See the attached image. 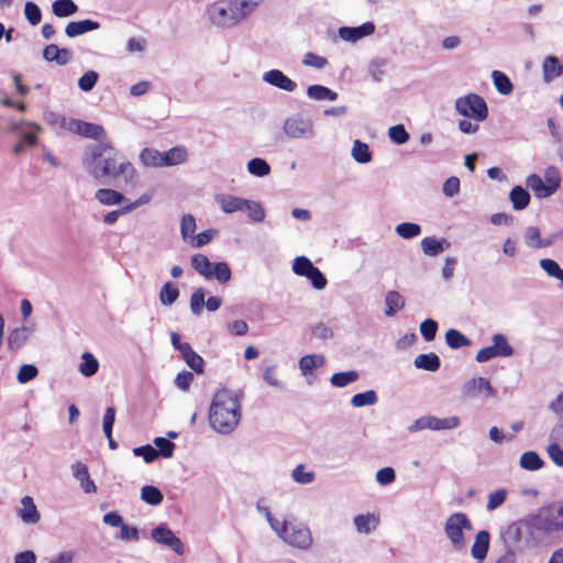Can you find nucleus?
I'll use <instances>...</instances> for the list:
<instances>
[{
  "instance_id": "nucleus-6",
  "label": "nucleus",
  "mask_w": 563,
  "mask_h": 563,
  "mask_svg": "<svg viewBox=\"0 0 563 563\" xmlns=\"http://www.w3.org/2000/svg\"><path fill=\"white\" fill-rule=\"evenodd\" d=\"M455 110L463 117L482 122L488 117V107L483 97L468 93L455 100Z\"/></svg>"
},
{
  "instance_id": "nucleus-48",
  "label": "nucleus",
  "mask_w": 563,
  "mask_h": 563,
  "mask_svg": "<svg viewBox=\"0 0 563 563\" xmlns=\"http://www.w3.org/2000/svg\"><path fill=\"white\" fill-rule=\"evenodd\" d=\"M324 363V357L322 355L311 354L305 355L299 360V368L302 374H308L312 369L322 366Z\"/></svg>"
},
{
  "instance_id": "nucleus-53",
  "label": "nucleus",
  "mask_w": 563,
  "mask_h": 563,
  "mask_svg": "<svg viewBox=\"0 0 563 563\" xmlns=\"http://www.w3.org/2000/svg\"><path fill=\"white\" fill-rule=\"evenodd\" d=\"M179 297L178 288L172 283H166L159 291V301L164 306L173 305Z\"/></svg>"
},
{
  "instance_id": "nucleus-39",
  "label": "nucleus",
  "mask_w": 563,
  "mask_h": 563,
  "mask_svg": "<svg viewBox=\"0 0 563 563\" xmlns=\"http://www.w3.org/2000/svg\"><path fill=\"white\" fill-rule=\"evenodd\" d=\"M492 78L496 90L504 95H510L514 90V85L506 74L499 70H493Z\"/></svg>"
},
{
  "instance_id": "nucleus-49",
  "label": "nucleus",
  "mask_w": 563,
  "mask_h": 563,
  "mask_svg": "<svg viewBox=\"0 0 563 563\" xmlns=\"http://www.w3.org/2000/svg\"><path fill=\"white\" fill-rule=\"evenodd\" d=\"M395 232L402 239H413L421 233V227L413 222H401L396 225Z\"/></svg>"
},
{
  "instance_id": "nucleus-37",
  "label": "nucleus",
  "mask_w": 563,
  "mask_h": 563,
  "mask_svg": "<svg viewBox=\"0 0 563 563\" xmlns=\"http://www.w3.org/2000/svg\"><path fill=\"white\" fill-rule=\"evenodd\" d=\"M353 159L360 164H367L372 161V153L366 143L355 140L351 150Z\"/></svg>"
},
{
  "instance_id": "nucleus-56",
  "label": "nucleus",
  "mask_w": 563,
  "mask_h": 563,
  "mask_svg": "<svg viewBox=\"0 0 563 563\" xmlns=\"http://www.w3.org/2000/svg\"><path fill=\"white\" fill-rule=\"evenodd\" d=\"M291 268L296 275L306 277L314 265L308 257L298 256L294 260Z\"/></svg>"
},
{
  "instance_id": "nucleus-5",
  "label": "nucleus",
  "mask_w": 563,
  "mask_h": 563,
  "mask_svg": "<svg viewBox=\"0 0 563 563\" xmlns=\"http://www.w3.org/2000/svg\"><path fill=\"white\" fill-rule=\"evenodd\" d=\"M472 528L471 521L463 512H454L446 518L444 533L455 551H462L465 548L463 530H472Z\"/></svg>"
},
{
  "instance_id": "nucleus-29",
  "label": "nucleus",
  "mask_w": 563,
  "mask_h": 563,
  "mask_svg": "<svg viewBox=\"0 0 563 563\" xmlns=\"http://www.w3.org/2000/svg\"><path fill=\"white\" fill-rule=\"evenodd\" d=\"M140 162L145 167H164L163 153L158 150L145 147L140 153Z\"/></svg>"
},
{
  "instance_id": "nucleus-11",
  "label": "nucleus",
  "mask_w": 563,
  "mask_h": 563,
  "mask_svg": "<svg viewBox=\"0 0 563 563\" xmlns=\"http://www.w3.org/2000/svg\"><path fill=\"white\" fill-rule=\"evenodd\" d=\"M495 394L496 391L489 380L484 377H473L462 387V395L466 398H477L481 395L492 398L495 397Z\"/></svg>"
},
{
  "instance_id": "nucleus-57",
  "label": "nucleus",
  "mask_w": 563,
  "mask_h": 563,
  "mask_svg": "<svg viewBox=\"0 0 563 563\" xmlns=\"http://www.w3.org/2000/svg\"><path fill=\"white\" fill-rule=\"evenodd\" d=\"M244 210L247 211V216L252 221L262 222L265 218V210L261 203L246 199Z\"/></svg>"
},
{
  "instance_id": "nucleus-9",
  "label": "nucleus",
  "mask_w": 563,
  "mask_h": 563,
  "mask_svg": "<svg viewBox=\"0 0 563 563\" xmlns=\"http://www.w3.org/2000/svg\"><path fill=\"white\" fill-rule=\"evenodd\" d=\"M283 540L300 550H308L313 542L311 531L306 525L292 522H289Z\"/></svg>"
},
{
  "instance_id": "nucleus-61",
  "label": "nucleus",
  "mask_w": 563,
  "mask_h": 563,
  "mask_svg": "<svg viewBox=\"0 0 563 563\" xmlns=\"http://www.w3.org/2000/svg\"><path fill=\"white\" fill-rule=\"evenodd\" d=\"M420 333L428 342L434 340L438 332V323L433 319H426L420 323Z\"/></svg>"
},
{
  "instance_id": "nucleus-43",
  "label": "nucleus",
  "mask_w": 563,
  "mask_h": 563,
  "mask_svg": "<svg viewBox=\"0 0 563 563\" xmlns=\"http://www.w3.org/2000/svg\"><path fill=\"white\" fill-rule=\"evenodd\" d=\"M445 343L451 349H460L464 346L471 345V340L465 336L463 333H461L459 330L450 329L445 333Z\"/></svg>"
},
{
  "instance_id": "nucleus-25",
  "label": "nucleus",
  "mask_w": 563,
  "mask_h": 563,
  "mask_svg": "<svg viewBox=\"0 0 563 563\" xmlns=\"http://www.w3.org/2000/svg\"><path fill=\"white\" fill-rule=\"evenodd\" d=\"M405 307L404 297L396 290H390L385 296V316L393 317Z\"/></svg>"
},
{
  "instance_id": "nucleus-46",
  "label": "nucleus",
  "mask_w": 563,
  "mask_h": 563,
  "mask_svg": "<svg viewBox=\"0 0 563 563\" xmlns=\"http://www.w3.org/2000/svg\"><path fill=\"white\" fill-rule=\"evenodd\" d=\"M162 492L152 485H146L141 489V499L151 506H157L163 501Z\"/></svg>"
},
{
  "instance_id": "nucleus-45",
  "label": "nucleus",
  "mask_w": 563,
  "mask_h": 563,
  "mask_svg": "<svg viewBox=\"0 0 563 563\" xmlns=\"http://www.w3.org/2000/svg\"><path fill=\"white\" fill-rule=\"evenodd\" d=\"M525 242L529 247L540 249L551 244V241H542L540 230L537 227H528L525 231Z\"/></svg>"
},
{
  "instance_id": "nucleus-36",
  "label": "nucleus",
  "mask_w": 563,
  "mask_h": 563,
  "mask_svg": "<svg viewBox=\"0 0 563 563\" xmlns=\"http://www.w3.org/2000/svg\"><path fill=\"white\" fill-rule=\"evenodd\" d=\"M99 369V362L93 354L85 352L78 366L79 373L85 377H91Z\"/></svg>"
},
{
  "instance_id": "nucleus-24",
  "label": "nucleus",
  "mask_w": 563,
  "mask_h": 563,
  "mask_svg": "<svg viewBox=\"0 0 563 563\" xmlns=\"http://www.w3.org/2000/svg\"><path fill=\"white\" fill-rule=\"evenodd\" d=\"M526 186L533 191L539 199L551 197V190L548 189L544 180L537 174H531L526 178Z\"/></svg>"
},
{
  "instance_id": "nucleus-60",
  "label": "nucleus",
  "mask_w": 563,
  "mask_h": 563,
  "mask_svg": "<svg viewBox=\"0 0 563 563\" xmlns=\"http://www.w3.org/2000/svg\"><path fill=\"white\" fill-rule=\"evenodd\" d=\"M561 441L552 440L547 448L550 460L559 467H563V449L560 446Z\"/></svg>"
},
{
  "instance_id": "nucleus-52",
  "label": "nucleus",
  "mask_w": 563,
  "mask_h": 563,
  "mask_svg": "<svg viewBox=\"0 0 563 563\" xmlns=\"http://www.w3.org/2000/svg\"><path fill=\"white\" fill-rule=\"evenodd\" d=\"M207 290L203 287L197 288L190 296V310L192 314L200 316L205 306Z\"/></svg>"
},
{
  "instance_id": "nucleus-22",
  "label": "nucleus",
  "mask_w": 563,
  "mask_h": 563,
  "mask_svg": "<svg viewBox=\"0 0 563 563\" xmlns=\"http://www.w3.org/2000/svg\"><path fill=\"white\" fill-rule=\"evenodd\" d=\"M22 508L19 511V515L25 523H36L40 520V514L36 509V506L33 501V498L30 496H24L21 500Z\"/></svg>"
},
{
  "instance_id": "nucleus-63",
  "label": "nucleus",
  "mask_w": 563,
  "mask_h": 563,
  "mask_svg": "<svg viewBox=\"0 0 563 563\" xmlns=\"http://www.w3.org/2000/svg\"><path fill=\"white\" fill-rule=\"evenodd\" d=\"M99 75L95 70H88L86 71L79 79H78V87L82 91H90L96 86L98 81Z\"/></svg>"
},
{
  "instance_id": "nucleus-26",
  "label": "nucleus",
  "mask_w": 563,
  "mask_h": 563,
  "mask_svg": "<svg viewBox=\"0 0 563 563\" xmlns=\"http://www.w3.org/2000/svg\"><path fill=\"white\" fill-rule=\"evenodd\" d=\"M96 199L104 206L120 205L125 201V197L120 191L109 188H101L96 191Z\"/></svg>"
},
{
  "instance_id": "nucleus-64",
  "label": "nucleus",
  "mask_w": 563,
  "mask_h": 563,
  "mask_svg": "<svg viewBox=\"0 0 563 563\" xmlns=\"http://www.w3.org/2000/svg\"><path fill=\"white\" fill-rule=\"evenodd\" d=\"M388 136L394 143L398 145L405 144L409 140V133L406 131L402 124H397L389 128Z\"/></svg>"
},
{
  "instance_id": "nucleus-51",
  "label": "nucleus",
  "mask_w": 563,
  "mask_h": 563,
  "mask_svg": "<svg viewBox=\"0 0 563 563\" xmlns=\"http://www.w3.org/2000/svg\"><path fill=\"white\" fill-rule=\"evenodd\" d=\"M378 397L375 390H367L365 393L355 394L351 398V405L355 408L364 406H373L377 402Z\"/></svg>"
},
{
  "instance_id": "nucleus-30",
  "label": "nucleus",
  "mask_w": 563,
  "mask_h": 563,
  "mask_svg": "<svg viewBox=\"0 0 563 563\" xmlns=\"http://www.w3.org/2000/svg\"><path fill=\"white\" fill-rule=\"evenodd\" d=\"M519 466L526 471H539L544 466V461L537 452L527 451L520 456Z\"/></svg>"
},
{
  "instance_id": "nucleus-32",
  "label": "nucleus",
  "mask_w": 563,
  "mask_h": 563,
  "mask_svg": "<svg viewBox=\"0 0 563 563\" xmlns=\"http://www.w3.org/2000/svg\"><path fill=\"white\" fill-rule=\"evenodd\" d=\"M307 96L312 100H330L334 101L338 99V93L330 88L322 85H311L307 88Z\"/></svg>"
},
{
  "instance_id": "nucleus-59",
  "label": "nucleus",
  "mask_w": 563,
  "mask_h": 563,
  "mask_svg": "<svg viewBox=\"0 0 563 563\" xmlns=\"http://www.w3.org/2000/svg\"><path fill=\"white\" fill-rule=\"evenodd\" d=\"M196 231V220L191 214H185L181 218L180 222V233L181 238L187 241V239H192L194 233Z\"/></svg>"
},
{
  "instance_id": "nucleus-16",
  "label": "nucleus",
  "mask_w": 563,
  "mask_h": 563,
  "mask_svg": "<svg viewBox=\"0 0 563 563\" xmlns=\"http://www.w3.org/2000/svg\"><path fill=\"white\" fill-rule=\"evenodd\" d=\"M489 532L486 530H481L476 533L474 543L471 549L472 556L478 562L484 561L487 555L489 549Z\"/></svg>"
},
{
  "instance_id": "nucleus-21",
  "label": "nucleus",
  "mask_w": 563,
  "mask_h": 563,
  "mask_svg": "<svg viewBox=\"0 0 563 563\" xmlns=\"http://www.w3.org/2000/svg\"><path fill=\"white\" fill-rule=\"evenodd\" d=\"M563 73V65L555 56H548L542 64L543 80L551 82L553 79L560 77Z\"/></svg>"
},
{
  "instance_id": "nucleus-47",
  "label": "nucleus",
  "mask_w": 563,
  "mask_h": 563,
  "mask_svg": "<svg viewBox=\"0 0 563 563\" xmlns=\"http://www.w3.org/2000/svg\"><path fill=\"white\" fill-rule=\"evenodd\" d=\"M247 172L256 177H265L269 175L271 166L265 159L255 157L247 162Z\"/></svg>"
},
{
  "instance_id": "nucleus-1",
  "label": "nucleus",
  "mask_w": 563,
  "mask_h": 563,
  "mask_svg": "<svg viewBox=\"0 0 563 563\" xmlns=\"http://www.w3.org/2000/svg\"><path fill=\"white\" fill-rule=\"evenodd\" d=\"M82 165L97 180L112 179L118 186L134 187L137 174L133 164L110 143L86 147Z\"/></svg>"
},
{
  "instance_id": "nucleus-41",
  "label": "nucleus",
  "mask_w": 563,
  "mask_h": 563,
  "mask_svg": "<svg viewBox=\"0 0 563 563\" xmlns=\"http://www.w3.org/2000/svg\"><path fill=\"white\" fill-rule=\"evenodd\" d=\"M358 378L360 374L356 371L338 372L330 377V383L335 387L343 388Z\"/></svg>"
},
{
  "instance_id": "nucleus-31",
  "label": "nucleus",
  "mask_w": 563,
  "mask_h": 563,
  "mask_svg": "<svg viewBox=\"0 0 563 563\" xmlns=\"http://www.w3.org/2000/svg\"><path fill=\"white\" fill-rule=\"evenodd\" d=\"M354 526L358 533L369 534L377 527L378 520L373 514L357 515L354 517Z\"/></svg>"
},
{
  "instance_id": "nucleus-13",
  "label": "nucleus",
  "mask_w": 563,
  "mask_h": 563,
  "mask_svg": "<svg viewBox=\"0 0 563 563\" xmlns=\"http://www.w3.org/2000/svg\"><path fill=\"white\" fill-rule=\"evenodd\" d=\"M375 32V25L373 22H365L358 26H341L339 29L340 37L345 42H356L363 37L369 36Z\"/></svg>"
},
{
  "instance_id": "nucleus-34",
  "label": "nucleus",
  "mask_w": 563,
  "mask_h": 563,
  "mask_svg": "<svg viewBox=\"0 0 563 563\" xmlns=\"http://www.w3.org/2000/svg\"><path fill=\"white\" fill-rule=\"evenodd\" d=\"M512 208L515 210H523L529 206L530 194L521 186H515L509 194Z\"/></svg>"
},
{
  "instance_id": "nucleus-35",
  "label": "nucleus",
  "mask_w": 563,
  "mask_h": 563,
  "mask_svg": "<svg viewBox=\"0 0 563 563\" xmlns=\"http://www.w3.org/2000/svg\"><path fill=\"white\" fill-rule=\"evenodd\" d=\"M164 167L176 166L183 164L188 158V152L184 146H175L167 152L163 153Z\"/></svg>"
},
{
  "instance_id": "nucleus-14",
  "label": "nucleus",
  "mask_w": 563,
  "mask_h": 563,
  "mask_svg": "<svg viewBox=\"0 0 563 563\" xmlns=\"http://www.w3.org/2000/svg\"><path fill=\"white\" fill-rule=\"evenodd\" d=\"M421 250L427 256H438L451 247V243L444 238L426 236L420 242Z\"/></svg>"
},
{
  "instance_id": "nucleus-17",
  "label": "nucleus",
  "mask_w": 563,
  "mask_h": 563,
  "mask_svg": "<svg viewBox=\"0 0 563 563\" xmlns=\"http://www.w3.org/2000/svg\"><path fill=\"white\" fill-rule=\"evenodd\" d=\"M74 477L80 483V487L87 494L95 493L97 490L95 482L90 478L88 467L77 462L71 466Z\"/></svg>"
},
{
  "instance_id": "nucleus-10",
  "label": "nucleus",
  "mask_w": 563,
  "mask_h": 563,
  "mask_svg": "<svg viewBox=\"0 0 563 563\" xmlns=\"http://www.w3.org/2000/svg\"><path fill=\"white\" fill-rule=\"evenodd\" d=\"M151 538L159 544L170 548L176 554H184V544L181 540L167 527L161 523L151 532Z\"/></svg>"
},
{
  "instance_id": "nucleus-19",
  "label": "nucleus",
  "mask_w": 563,
  "mask_h": 563,
  "mask_svg": "<svg viewBox=\"0 0 563 563\" xmlns=\"http://www.w3.org/2000/svg\"><path fill=\"white\" fill-rule=\"evenodd\" d=\"M216 200L224 213L243 211L246 205V199L231 195H219Z\"/></svg>"
},
{
  "instance_id": "nucleus-54",
  "label": "nucleus",
  "mask_w": 563,
  "mask_h": 563,
  "mask_svg": "<svg viewBox=\"0 0 563 563\" xmlns=\"http://www.w3.org/2000/svg\"><path fill=\"white\" fill-rule=\"evenodd\" d=\"M540 266L548 274V276L556 278L560 280L561 286H563V269L554 260L542 258L540 261Z\"/></svg>"
},
{
  "instance_id": "nucleus-55",
  "label": "nucleus",
  "mask_w": 563,
  "mask_h": 563,
  "mask_svg": "<svg viewBox=\"0 0 563 563\" xmlns=\"http://www.w3.org/2000/svg\"><path fill=\"white\" fill-rule=\"evenodd\" d=\"M387 65V59L383 57L373 58L368 65V73L375 82H380L385 75L384 68Z\"/></svg>"
},
{
  "instance_id": "nucleus-27",
  "label": "nucleus",
  "mask_w": 563,
  "mask_h": 563,
  "mask_svg": "<svg viewBox=\"0 0 563 563\" xmlns=\"http://www.w3.org/2000/svg\"><path fill=\"white\" fill-rule=\"evenodd\" d=\"M413 365L419 369L435 372L441 366V360L435 353L419 354L415 358Z\"/></svg>"
},
{
  "instance_id": "nucleus-12",
  "label": "nucleus",
  "mask_w": 563,
  "mask_h": 563,
  "mask_svg": "<svg viewBox=\"0 0 563 563\" xmlns=\"http://www.w3.org/2000/svg\"><path fill=\"white\" fill-rule=\"evenodd\" d=\"M262 80L287 92H292L297 89V84L279 69L265 71L262 76Z\"/></svg>"
},
{
  "instance_id": "nucleus-20",
  "label": "nucleus",
  "mask_w": 563,
  "mask_h": 563,
  "mask_svg": "<svg viewBox=\"0 0 563 563\" xmlns=\"http://www.w3.org/2000/svg\"><path fill=\"white\" fill-rule=\"evenodd\" d=\"M74 134H78L80 136L89 137L92 140H101L104 137V129L96 123H89L81 120H77V124L75 128Z\"/></svg>"
},
{
  "instance_id": "nucleus-4",
  "label": "nucleus",
  "mask_w": 563,
  "mask_h": 563,
  "mask_svg": "<svg viewBox=\"0 0 563 563\" xmlns=\"http://www.w3.org/2000/svg\"><path fill=\"white\" fill-rule=\"evenodd\" d=\"M501 539L507 550L522 549L525 545H536L543 541L542 536L531 528V518L527 521H515L510 523L503 532Z\"/></svg>"
},
{
  "instance_id": "nucleus-33",
  "label": "nucleus",
  "mask_w": 563,
  "mask_h": 563,
  "mask_svg": "<svg viewBox=\"0 0 563 563\" xmlns=\"http://www.w3.org/2000/svg\"><path fill=\"white\" fill-rule=\"evenodd\" d=\"M429 424L432 431L452 430L460 426V418L457 416L446 418L429 416Z\"/></svg>"
},
{
  "instance_id": "nucleus-40",
  "label": "nucleus",
  "mask_w": 563,
  "mask_h": 563,
  "mask_svg": "<svg viewBox=\"0 0 563 563\" xmlns=\"http://www.w3.org/2000/svg\"><path fill=\"white\" fill-rule=\"evenodd\" d=\"M263 2V0H230L234 5L236 14L246 19L250 16Z\"/></svg>"
},
{
  "instance_id": "nucleus-50",
  "label": "nucleus",
  "mask_w": 563,
  "mask_h": 563,
  "mask_svg": "<svg viewBox=\"0 0 563 563\" xmlns=\"http://www.w3.org/2000/svg\"><path fill=\"white\" fill-rule=\"evenodd\" d=\"M544 183L551 194H555L561 185V174L558 167L549 166L544 170Z\"/></svg>"
},
{
  "instance_id": "nucleus-42",
  "label": "nucleus",
  "mask_w": 563,
  "mask_h": 563,
  "mask_svg": "<svg viewBox=\"0 0 563 563\" xmlns=\"http://www.w3.org/2000/svg\"><path fill=\"white\" fill-rule=\"evenodd\" d=\"M232 277V272L228 263H213L210 279H216L219 284H227Z\"/></svg>"
},
{
  "instance_id": "nucleus-7",
  "label": "nucleus",
  "mask_w": 563,
  "mask_h": 563,
  "mask_svg": "<svg viewBox=\"0 0 563 563\" xmlns=\"http://www.w3.org/2000/svg\"><path fill=\"white\" fill-rule=\"evenodd\" d=\"M208 18L212 24L218 27H233L242 22L244 16L236 14L234 5L228 1V5L221 3H213L209 7Z\"/></svg>"
},
{
  "instance_id": "nucleus-23",
  "label": "nucleus",
  "mask_w": 563,
  "mask_h": 563,
  "mask_svg": "<svg viewBox=\"0 0 563 563\" xmlns=\"http://www.w3.org/2000/svg\"><path fill=\"white\" fill-rule=\"evenodd\" d=\"M31 329L27 327H21L12 330L7 338L8 349L11 351L20 350L29 339Z\"/></svg>"
},
{
  "instance_id": "nucleus-15",
  "label": "nucleus",
  "mask_w": 563,
  "mask_h": 563,
  "mask_svg": "<svg viewBox=\"0 0 563 563\" xmlns=\"http://www.w3.org/2000/svg\"><path fill=\"white\" fill-rule=\"evenodd\" d=\"M73 57V52L68 48H60L55 44H49L43 49V58L46 62H54L59 66L69 63Z\"/></svg>"
},
{
  "instance_id": "nucleus-44",
  "label": "nucleus",
  "mask_w": 563,
  "mask_h": 563,
  "mask_svg": "<svg viewBox=\"0 0 563 563\" xmlns=\"http://www.w3.org/2000/svg\"><path fill=\"white\" fill-rule=\"evenodd\" d=\"M493 346L497 351L499 357H509L514 355V347L509 344L507 338L501 333L492 336Z\"/></svg>"
},
{
  "instance_id": "nucleus-62",
  "label": "nucleus",
  "mask_w": 563,
  "mask_h": 563,
  "mask_svg": "<svg viewBox=\"0 0 563 563\" xmlns=\"http://www.w3.org/2000/svg\"><path fill=\"white\" fill-rule=\"evenodd\" d=\"M154 444L158 448V455H162L165 459L173 456L175 443L170 440L163 437H157L154 439Z\"/></svg>"
},
{
  "instance_id": "nucleus-3",
  "label": "nucleus",
  "mask_w": 563,
  "mask_h": 563,
  "mask_svg": "<svg viewBox=\"0 0 563 563\" xmlns=\"http://www.w3.org/2000/svg\"><path fill=\"white\" fill-rule=\"evenodd\" d=\"M531 528L543 540L563 532V501L550 504L531 517Z\"/></svg>"
},
{
  "instance_id": "nucleus-18",
  "label": "nucleus",
  "mask_w": 563,
  "mask_h": 563,
  "mask_svg": "<svg viewBox=\"0 0 563 563\" xmlns=\"http://www.w3.org/2000/svg\"><path fill=\"white\" fill-rule=\"evenodd\" d=\"M100 24L93 20L86 19L81 21H71L65 27V33L68 37H76L87 32L96 31Z\"/></svg>"
},
{
  "instance_id": "nucleus-2",
  "label": "nucleus",
  "mask_w": 563,
  "mask_h": 563,
  "mask_svg": "<svg viewBox=\"0 0 563 563\" xmlns=\"http://www.w3.org/2000/svg\"><path fill=\"white\" fill-rule=\"evenodd\" d=\"M240 419V394L228 388L218 390L210 405V427L218 433L229 434L238 427Z\"/></svg>"
},
{
  "instance_id": "nucleus-38",
  "label": "nucleus",
  "mask_w": 563,
  "mask_h": 563,
  "mask_svg": "<svg viewBox=\"0 0 563 563\" xmlns=\"http://www.w3.org/2000/svg\"><path fill=\"white\" fill-rule=\"evenodd\" d=\"M52 11L58 18H67L75 14L78 7L73 0H56L52 4Z\"/></svg>"
},
{
  "instance_id": "nucleus-28",
  "label": "nucleus",
  "mask_w": 563,
  "mask_h": 563,
  "mask_svg": "<svg viewBox=\"0 0 563 563\" xmlns=\"http://www.w3.org/2000/svg\"><path fill=\"white\" fill-rule=\"evenodd\" d=\"M191 267L203 278L210 280L213 263L203 254H194L190 258Z\"/></svg>"
},
{
  "instance_id": "nucleus-58",
  "label": "nucleus",
  "mask_w": 563,
  "mask_h": 563,
  "mask_svg": "<svg viewBox=\"0 0 563 563\" xmlns=\"http://www.w3.org/2000/svg\"><path fill=\"white\" fill-rule=\"evenodd\" d=\"M507 498V489L499 488L488 495L487 510L494 511L500 507Z\"/></svg>"
},
{
  "instance_id": "nucleus-8",
  "label": "nucleus",
  "mask_w": 563,
  "mask_h": 563,
  "mask_svg": "<svg viewBox=\"0 0 563 563\" xmlns=\"http://www.w3.org/2000/svg\"><path fill=\"white\" fill-rule=\"evenodd\" d=\"M283 129L290 139L310 140L317 135L312 120L298 114L287 118Z\"/></svg>"
}]
</instances>
